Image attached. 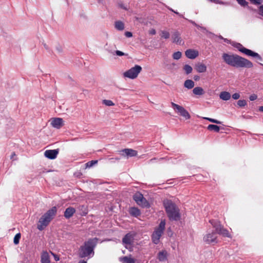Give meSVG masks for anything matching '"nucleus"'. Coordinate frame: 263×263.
<instances>
[{"label": "nucleus", "mask_w": 263, "mask_h": 263, "mask_svg": "<svg viewBox=\"0 0 263 263\" xmlns=\"http://www.w3.org/2000/svg\"><path fill=\"white\" fill-rule=\"evenodd\" d=\"M156 33V30L154 29H152V30H149V33L152 35H154Z\"/></svg>", "instance_id": "46"}, {"label": "nucleus", "mask_w": 263, "mask_h": 263, "mask_svg": "<svg viewBox=\"0 0 263 263\" xmlns=\"http://www.w3.org/2000/svg\"><path fill=\"white\" fill-rule=\"evenodd\" d=\"M120 7L125 10H127V8L125 7H124L123 4L120 5Z\"/></svg>", "instance_id": "51"}, {"label": "nucleus", "mask_w": 263, "mask_h": 263, "mask_svg": "<svg viewBox=\"0 0 263 263\" xmlns=\"http://www.w3.org/2000/svg\"><path fill=\"white\" fill-rule=\"evenodd\" d=\"M129 214L134 217H138L141 214L140 211L137 208L132 207L129 209Z\"/></svg>", "instance_id": "22"}, {"label": "nucleus", "mask_w": 263, "mask_h": 263, "mask_svg": "<svg viewBox=\"0 0 263 263\" xmlns=\"http://www.w3.org/2000/svg\"><path fill=\"white\" fill-rule=\"evenodd\" d=\"M160 36L164 39H168L170 36V34L167 31L162 30L161 31Z\"/></svg>", "instance_id": "30"}, {"label": "nucleus", "mask_w": 263, "mask_h": 263, "mask_svg": "<svg viewBox=\"0 0 263 263\" xmlns=\"http://www.w3.org/2000/svg\"><path fill=\"white\" fill-rule=\"evenodd\" d=\"M209 222L212 224L213 227L214 228L215 227V226H216L218 223H219L220 221L212 219L209 221Z\"/></svg>", "instance_id": "39"}, {"label": "nucleus", "mask_w": 263, "mask_h": 263, "mask_svg": "<svg viewBox=\"0 0 263 263\" xmlns=\"http://www.w3.org/2000/svg\"><path fill=\"white\" fill-rule=\"evenodd\" d=\"M98 163L97 160H91L87 162L85 165L87 167H92L94 164Z\"/></svg>", "instance_id": "36"}, {"label": "nucleus", "mask_w": 263, "mask_h": 263, "mask_svg": "<svg viewBox=\"0 0 263 263\" xmlns=\"http://www.w3.org/2000/svg\"><path fill=\"white\" fill-rule=\"evenodd\" d=\"M142 70V67L138 65H136L134 67L131 68L123 73L124 77L131 79L136 78L138 74Z\"/></svg>", "instance_id": "6"}, {"label": "nucleus", "mask_w": 263, "mask_h": 263, "mask_svg": "<svg viewBox=\"0 0 263 263\" xmlns=\"http://www.w3.org/2000/svg\"><path fill=\"white\" fill-rule=\"evenodd\" d=\"M222 58L227 64L233 67L252 68L253 66L251 61L237 54L224 53Z\"/></svg>", "instance_id": "1"}, {"label": "nucleus", "mask_w": 263, "mask_h": 263, "mask_svg": "<svg viewBox=\"0 0 263 263\" xmlns=\"http://www.w3.org/2000/svg\"><path fill=\"white\" fill-rule=\"evenodd\" d=\"M219 234L222 235L223 237L231 238V235L228 230L224 228H222Z\"/></svg>", "instance_id": "28"}, {"label": "nucleus", "mask_w": 263, "mask_h": 263, "mask_svg": "<svg viewBox=\"0 0 263 263\" xmlns=\"http://www.w3.org/2000/svg\"><path fill=\"white\" fill-rule=\"evenodd\" d=\"M121 154L127 158L136 156L138 154L137 151L130 149V148H125L120 151Z\"/></svg>", "instance_id": "10"}, {"label": "nucleus", "mask_w": 263, "mask_h": 263, "mask_svg": "<svg viewBox=\"0 0 263 263\" xmlns=\"http://www.w3.org/2000/svg\"><path fill=\"white\" fill-rule=\"evenodd\" d=\"M195 83L191 80H186L184 83V86L187 89H192L194 87Z\"/></svg>", "instance_id": "25"}, {"label": "nucleus", "mask_w": 263, "mask_h": 263, "mask_svg": "<svg viewBox=\"0 0 263 263\" xmlns=\"http://www.w3.org/2000/svg\"><path fill=\"white\" fill-rule=\"evenodd\" d=\"M182 53L180 51H177L173 53V58L175 60H179L181 58Z\"/></svg>", "instance_id": "34"}, {"label": "nucleus", "mask_w": 263, "mask_h": 263, "mask_svg": "<svg viewBox=\"0 0 263 263\" xmlns=\"http://www.w3.org/2000/svg\"><path fill=\"white\" fill-rule=\"evenodd\" d=\"M55 260H59V257H57L56 256H55Z\"/></svg>", "instance_id": "53"}, {"label": "nucleus", "mask_w": 263, "mask_h": 263, "mask_svg": "<svg viewBox=\"0 0 263 263\" xmlns=\"http://www.w3.org/2000/svg\"><path fill=\"white\" fill-rule=\"evenodd\" d=\"M134 237L130 233L126 234L122 239L123 243L126 245H130L133 242Z\"/></svg>", "instance_id": "15"}, {"label": "nucleus", "mask_w": 263, "mask_h": 263, "mask_svg": "<svg viewBox=\"0 0 263 263\" xmlns=\"http://www.w3.org/2000/svg\"><path fill=\"white\" fill-rule=\"evenodd\" d=\"M57 211V208L53 206L45 213L39 219V223L37 226V229L42 231L47 226L56 214Z\"/></svg>", "instance_id": "4"}, {"label": "nucleus", "mask_w": 263, "mask_h": 263, "mask_svg": "<svg viewBox=\"0 0 263 263\" xmlns=\"http://www.w3.org/2000/svg\"><path fill=\"white\" fill-rule=\"evenodd\" d=\"M115 26V28L118 30H123L124 29V24L120 21H116Z\"/></svg>", "instance_id": "26"}, {"label": "nucleus", "mask_w": 263, "mask_h": 263, "mask_svg": "<svg viewBox=\"0 0 263 263\" xmlns=\"http://www.w3.org/2000/svg\"><path fill=\"white\" fill-rule=\"evenodd\" d=\"M58 153V149L47 150L45 152L44 155L49 159H54L57 157Z\"/></svg>", "instance_id": "13"}, {"label": "nucleus", "mask_w": 263, "mask_h": 263, "mask_svg": "<svg viewBox=\"0 0 263 263\" xmlns=\"http://www.w3.org/2000/svg\"><path fill=\"white\" fill-rule=\"evenodd\" d=\"M259 110L260 111L263 112V106H261L259 107Z\"/></svg>", "instance_id": "52"}, {"label": "nucleus", "mask_w": 263, "mask_h": 263, "mask_svg": "<svg viewBox=\"0 0 263 263\" xmlns=\"http://www.w3.org/2000/svg\"><path fill=\"white\" fill-rule=\"evenodd\" d=\"M219 97L223 100L227 101L231 98V94L227 91H222L220 93Z\"/></svg>", "instance_id": "23"}, {"label": "nucleus", "mask_w": 263, "mask_h": 263, "mask_svg": "<svg viewBox=\"0 0 263 263\" xmlns=\"http://www.w3.org/2000/svg\"><path fill=\"white\" fill-rule=\"evenodd\" d=\"M238 3L242 6H246L248 5V3L246 0H236Z\"/></svg>", "instance_id": "38"}, {"label": "nucleus", "mask_w": 263, "mask_h": 263, "mask_svg": "<svg viewBox=\"0 0 263 263\" xmlns=\"http://www.w3.org/2000/svg\"><path fill=\"white\" fill-rule=\"evenodd\" d=\"M172 39L173 42L174 43H175L176 44H180L181 43L180 34L177 31H175L173 32L172 35Z\"/></svg>", "instance_id": "16"}, {"label": "nucleus", "mask_w": 263, "mask_h": 263, "mask_svg": "<svg viewBox=\"0 0 263 263\" xmlns=\"http://www.w3.org/2000/svg\"><path fill=\"white\" fill-rule=\"evenodd\" d=\"M236 47L239 51H240V49L243 48L244 47L241 44L239 43L236 45Z\"/></svg>", "instance_id": "44"}, {"label": "nucleus", "mask_w": 263, "mask_h": 263, "mask_svg": "<svg viewBox=\"0 0 263 263\" xmlns=\"http://www.w3.org/2000/svg\"><path fill=\"white\" fill-rule=\"evenodd\" d=\"M260 14L263 15V5H261L259 8Z\"/></svg>", "instance_id": "48"}, {"label": "nucleus", "mask_w": 263, "mask_h": 263, "mask_svg": "<svg viewBox=\"0 0 263 263\" xmlns=\"http://www.w3.org/2000/svg\"><path fill=\"white\" fill-rule=\"evenodd\" d=\"M122 263H135V259L130 256H123L119 258Z\"/></svg>", "instance_id": "19"}, {"label": "nucleus", "mask_w": 263, "mask_h": 263, "mask_svg": "<svg viewBox=\"0 0 263 263\" xmlns=\"http://www.w3.org/2000/svg\"><path fill=\"white\" fill-rule=\"evenodd\" d=\"M232 98L234 100L238 99L240 98V95L238 93H235L232 95Z\"/></svg>", "instance_id": "42"}, {"label": "nucleus", "mask_w": 263, "mask_h": 263, "mask_svg": "<svg viewBox=\"0 0 263 263\" xmlns=\"http://www.w3.org/2000/svg\"><path fill=\"white\" fill-rule=\"evenodd\" d=\"M41 263H50L49 255L47 252H43L41 255Z\"/></svg>", "instance_id": "21"}, {"label": "nucleus", "mask_w": 263, "mask_h": 263, "mask_svg": "<svg viewBox=\"0 0 263 263\" xmlns=\"http://www.w3.org/2000/svg\"><path fill=\"white\" fill-rule=\"evenodd\" d=\"M51 125L57 129L60 128L64 125L63 120L60 118H53L51 119Z\"/></svg>", "instance_id": "11"}, {"label": "nucleus", "mask_w": 263, "mask_h": 263, "mask_svg": "<svg viewBox=\"0 0 263 263\" xmlns=\"http://www.w3.org/2000/svg\"><path fill=\"white\" fill-rule=\"evenodd\" d=\"M183 69L185 71L186 74L191 73L193 70L192 67L188 64L184 65Z\"/></svg>", "instance_id": "29"}, {"label": "nucleus", "mask_w": 263, "mask_h": 263, "mask_svg": "<svg viewBox=\"0 0 263 263\" xmlns=\"http://www.w3.org/2000/svg\"><path fill=\"white\" fill-rule=\"evenodd\" d=\"M193 92L196 95L201 96L204 94V91L201 87H196L193 90Z\"/></svg>", "instance_id": "24"}, {"label": "nucleus", "mask_w": 263, "mask_h": 263, "mask_svg": "<svg viewBox=\"0 0 263 263\" xmlns=\"http://www.w3.org/2000/svg\"><path fill=\"white\" fill-rule=\"evenodd\" d=\"M223 228V227L221 224L220 222L218 223L216 226H215L214 228L215 229V232H216V234H219Z\"/></svg>", "instance_id": "31"}, {"label": "nucleus", "mask_w": 263, "mask_h": 263, "mask_svg": "<svg viewBox=\"0 0 263 263\" xmlns=\"http://www.w3.org/2000/svg\"><path fill=\"white\" fill-rule=\"evenodd\" d=\"M257 98V96L255 94H252L249 97V99L250 101H254L256 100Z\"/></svg>", "instance_id": "41"}, {"label": "nucleus", "mask_w": 263, "mask_h": 263, "mask_svg": "<svg viewBox=\"0 0 263 263\" xmlns=\"http://www.w3.org/2000/svg\"><path fill=\"white\" fill-rule=\"evenodd\" d=\"M76 212V210L72 207L67 208L64 212V216L66 218H69L73 216Z\"/></svg>", "instance_id": "18"}, {"label": "nucleus", "mask_w": 263, "mask_h": 263, "mask_svg": "<svg viewBox=\"0 0 263 263\" xmlns=\"http://www.w3.org/2000/svg\"><path fill=\"white\" fill-rule=\"evenodd\" d=\"M103 103L108 106H111L115 105L114 103L112 101L109 100H103Z\"/></svg>", "instance_id": "35"}, {"label": "nucleus", "mask_w": 263, "mask_h": 263, "mask_svg": "<svg viewBox=\"0 0 263 263\" xmlns=\"http://www.w3.org/2000/svg\"><path fill=\"white\" fill-rule=\"evenodd\" d=\"M195 69L199 73L205 72L206 71V66L205 64L198 63L195 65Z\"/></svg>", "instance_id": "17"}, {"label": "nucleus", "mask_w": 263, "mask_h": 263, "mask_svg": "<svg viewBox=\"0 0 263 263\" xmlns=\"http://www.w3.org/2000/svg\"><path fill=\"white\" fill-rule=\"evenodd\" d=\"M171 105L174 110L185 119H189L191 116L189 112L182 106H180L174 102L171 103Z\"/></svg>", "instance_id": "7"}, {"label": "nucleus", "mask_w": 263, "mask_h": 263, "mask_svg": "<svg viewBox=\"0 0 263 263\" xmlns=\"http://www.w3.org/2000/svg\"><path fill=\"white\" fill-rule=\"evenodd\" d=\"M21 237V235L20 233H17L15 235L13 239V242L15 245H17L19 243Z\"/></svg>", "instance_id": "32"}, {"label": "nucleus", "mask_w": 263, "mask_h": 263, "mask_svg": "<svg viewBox=\"0 0 263 263\" xmlns=\"http://www.w3.org/2000/svg\"><path fill=\"white\" fill-rule=\"evenodd\" d=\"M116 53L117 55H119V56H122V55H124V53L123 52L119 51V50H117L116 51Z\"/></svg>", "instance_id": "45"}, {"label": "nucleus", "mask_w": 263, "mask_h": 263, "mask_svg": "<svg viewBox=\"0 0 263 263\" xmlns=\"http://www.w3.org/2000/svg\"><path fill=\"white\" fill-rule=\"evenodd\" d=\"M165 228V221L162 220L159 226L155 228L152 235V240L153 242L157 245L160 242V239L164 233Z\"/></svg>", "instance_id": "5"}, {"label": "nucleus", "mask_w": 263, "mask_h": 263, "mask_svg": "<svg viewBox=\"0 0 263 263\" xmlns=\"http://www.w3.org/2000/svg\"><path fill=\"white\" fill-rule=\"evenodd\" d=\"M251 3L254 5H259L262 3V0H250Z\"/></svg>", "instance_id": "40"}, {"label": "nucleus", "mask_w": 263, "mask_h": 263, "mask_svg": "<svg viewBox=\"0 0 263 263\" xmlns=\"http://www.w3.org/2000/svg\"><path fill=\"white\" fill-rule=\"evenodd\" d=\"M203 119L208 120L210 122L218 124H220L221 123V122L220 121L214 119L208 118V117H203Z\"/></svg>", "instance_id": "33"}, {"label": "nucleus", "mask_w": 263, "mask_h": 263, "mask_svg": "<svg viewBox=\"0 0 263 263\" xmlns=\"http://www.w3.org/2000/svg\"><path fill=\"white\" fill-rule=\"evenodd\" d=\"M207 129L209 130H214L215 132H219L220 130V127L214 124H210L208 126Z\"/></svg>", "instance_id": "27"}, {"label": "nucleus", "mask_w": 263, "mask_h": 263, "mask_svg": "<svg viewBox=\"0 0 263 263\" xmlns=\"http://www.w3.org/2000/svg\"><path fill=\"white\" fill-rule=\"evenodd\" d=\"M241 52L243 53V54L247 55L248 56L253 57L254 58H257L261 60V57L256 52H255L249 49H247L245 48V47L240 49Z\"/></svg>", "instance_id": "12"}, {"label": "nucleus", "mask_w": 263, "mask_h": 263, "mask_svg": "<svg viewBox=\"0 0 263 263\" xmlns=\"http://www.w3.org/2000/svg\"><path fill=\"white\" fill-rule=\"evenodd\" d=\"M200 79V77L199 76L196 75L194 77V80L195 81H198Z\"/></svg>", "instance_id": "49"}, {"label": "nucleus", "mask_w": 263, "mask_h": 263, "mask_svg": "<svg viewBox=\"0 0 263 263\" xmlns=\"http://www.w3.org/2000/svg\"><path fill=\"white\" fill-rule=\"evenodd\" d=\"M209 1L212 2L216 3V4L219 3L218 0H209Z\"/></svg>", "instance_id": "50"}, {"label": "nucleus", "mask_w": 263, "mask_h": 263, "mask_svg": "<svg viewBox=\"0 0 263 263\" xmlns=\"http://www.w3.org/2000/svg\"><path fill=\"white\" fill-rule=\"evenodd\" d=\"M79 263H86V262L85 261H82L79 262Z\"/></svg>", "instance_id": "54"}, {"label": "nucleus", "mask_w": 263, "mask_h": 263, "mask_svg": "<svg viewBox=\"0 0 263 263\" xmlns=\"http://www.w3.org/2000/svg\"><path fill=\"white\" fill-rule=\"evenodd\" d=\"M133 199L140 206L142 207H148L149 206L148 202L144 198L143 195L139 192H137L134 195Z\"/></svg>", "instance_id": "8"}, {"label": "nucleus", "mask_w": 263, "mask_h": 263, "mask_svg": "<svg viewBox=\"0 0 263 263\" xmlns=\"http://www.w3.org/2000/svg\"><path fill=\"white\" fill-rule=\"evenodd\" d=\"M98 238L96 237L90 238L86 241L79 248V257L84 258L89 256L91 254H93V250L98 243Z\"/></svg>", "instance_id": "2"}, {"label": "nucleus", "mask_w": 263, "mask_h": 263, "mask_svg": "<svg viewBox=\"0 0 263 263\" xmlns=\"http://www.w3.org/2000/svg\"><path fill=\"white\" fill-rule=\"evenodd\" d=\"M16 157V154L15 153V152H13L12 154H11V155L10 156V159L11 160H15V159H14V157Z\"/></svg>", "instance_id": "47"}, {"label": "nucleus", "mask_w": 263, "mask_h": 263, "mask_svg": "<svg viewBox=\"0 0 263 263\" xmlns=\"http://www.w3.org/2000/svg\"><path fill=\"white\" fill-rule=\"evenodd\" d=\"M185 54L189 59H194L198 56L199 52L196 50L187 49L185 51Z\"/></svg>", "instance_id": "14"}, {"label": "nucleus", "mask_w": 263, "mask_h": 263, "mask_svg": "<svg viewBox=\"0 0 263 263\" xmlns=\"http://www.w3.org/2000/svg\"><path fill=\"white\" fill-rule=\"evenodd\" d=\"M125 35L127 37H130L133 36V34L131 32H129V31H126L125 32Z\"/></svg>", "instance_id": "43"}, {"label": "nucleus", "mask_w": 263, "mask_h": 263, "mask_svg": "<svg viewBox=\"0 0 263 263\" xmlns=\"http://www.w3.org/2000/svg\"><path fill=\"white\" fill-rule=\"evenodd\" d=\"M167 252L165 250H162L158 254V259L160 261H163L167 258Z\"/></svg>", "instance_id": "20"}, {"label": "nucleus", "mask_w": 263, "mask_h": 263, "mask_svg": "<svg viewBox=\"0 0 263 263\" xmlns=\"http://www.w3.org/2000/svg\"><path fill=\"white\" fill-rule=\"evenodd\" d=\"M237 105L239 107H244L247 105V102L245 100H239L237 102Z\"/></svg>", "instance_id": "37"}, {"label": "nucleus", "mask_w": 263, "mask_h": 263, "mask_svg": "<svg viewBox=\"0 0 263 263\" xmlns=\"http://www.w3.org/2000/svg\"><path fill=\"white\" fill-rule=\"evenodd\" d=\"M204 241L207 244H215L218 242L216 232H212L206 234L203 237Z\"/></svg>", "instance_id": "9"}, {"label": "nucleus", "mask_w": 263, "mask_h": 263, "mask_svg": "<svg viewBox=\"0 0 263 263\" xmlns=\"http://www.w3.org/2000/svg\"><path fill=\"white\" fill-rule=\"evenodd\" d=\"M164 206L167 215L171 220L177 221L180 218L179 210L172 201H164Z\"/></svg>", "instance_id": "3"}]
</instances>
